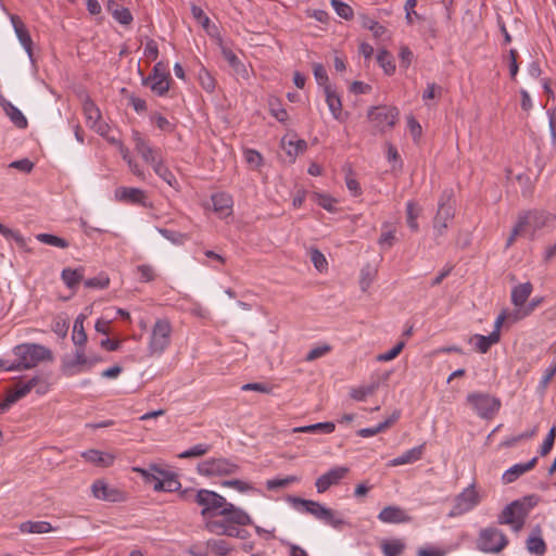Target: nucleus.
Listing matches in <instances>:
<instances>
[{
    "label": "nucleus",
    "mask_w": 556,
    "mask_h": 556,
    "mask_svg": "<svg viewBox=\"0 0 556 556\" xmlns=\"http://www.w3.org/2000/svg\"><path fill=\"white\" fill-rule=\"evenodd\" d=\"M205 528L217 535H227L233 538L235 528L232 523L224 520H208Z\"/></svg>",
    "instance_id": "obj_29"
},
{
    "label": "nucleus",
    "mask_w": 556,
    "mask_h": 556,
    "mask_svg": "<svg viewBox=\"0 0 556 556\" xmlns=\"http://www.w3.org/2000/svg\"><path fill=\"white\" fill-rule=\"evenodd\" d=\"M211 446L208 444H197L189 450L179 454L180 458H193L205 455L210 451Z\"/></svg>",
    "instance_id": "obj_51"
},
{
    "label": "nucleus",
    "mask_w": 556,
    "mask_h": 556,
    "mask_svg": "<svg viewBox=\"0 0 556 556\" xmlns=\"http://www.w3.org/2000/svg\"><path fill=\"white\" fill-rule=\"evenodd\" d=\"M528 226H531L530 225V216L527 215V213H525L523 215H520L518 217V220H517L516 225L514 226V228L506 241L505 248L508 249L509 247H511L514 244L516 238L526 232V229Z\"/></svg>",
    "instance_id": "obj_33"
},
{
    "label": "nucleus",
    "mask_w": 556,
    "mask_h": 556,
    "mask_svg": "<svg viewBox=\"0 0 556 556\" xmlns=\"http://www.w3.org/2000/svg\"><path fill=\"white\" fill-rule=\"evenodd\" d=\"M336 429V425L331 421L317 422L308 426L296 427L293 429V432H302V433H332Z\"/></svg>",
    "instance_id": "obj_31"
},
{
    "label": "nucleus",
    "mask_w": 556,
    "mask_h": 556,
    "mask_svg": "<svg viewBox=\"0 0 556 556\" xmlns=\"http://www.w3.org/2000/svg\"><path fill=\"white\" fill-rule=\"evenodd\" d=\"M115 195L119 201L128 202L131 204H144L146 193L138 188L121 187L116 189Z\"/></svg>",
    "instance_id": "obj_19"
},
{
    "label": "nucleus",
    "mask_w": 556,
    "mask_h": 556,
    "mask_svg": "<svg viewBox=\"0 0 556 556\" xmlns=\"http://www.w3.org/2000/svg\"><path fill=\"white\" fill-rule=\"evenodd\" d=\"M421 212V208L417 203L409 201L406 204V215H407V225L413 231H418L419 226L417 223V218Z\"/></svg>",
    "instance_id": "obj_41"
},
{
    "label": "nucleus",
    "mask_w": 556,
    "mask_h": 556,
    "mask_svg": "<svg viewBox=\"0 0 556 556\" xmlns=\"http://www.w3.org/2000/svg\"><path fill=\"white\" fill-rule=\"evenodd\" d=\"M84 319L85 316L79 315L74 321L72 340L77 346H84L87 342V334L84 330Z\"/></svg>",
    "instance_id": "obj_35"
},
{
    "label": "nucleus",
    "mask_w": 556,
    "mask_h": 556,
    "mask_svg": "<svg viewBox=\"0 0 556 556\" xmlns=\"http://www.w3.org/2000/svg\"><path fill=\"white\" fill-rule=\"evenodd\" d=\"M404 346H405V342L399 341L391 350H389L386 353L379 354L377 356V359L380 362L392 361L400 355V353L403 351Z\"/></svg>",
    "instance_id": "obj_59"
},
{
    "label": "nucleus",
    "mask_w": 556,
    "mask_h": 556,
    "mask_svg": "<svg viewBox=\"0 0 556 556\" xmlns=\"http://www.w3.org/2000/svg\"><path fill=\"white\" fill-rule=\"evenodd\" d=\"M330 3L332 5V8L334 9L336 13L340 17H342L346 21H350L353 18L354 11L348 3H345L341 0H330Z\"/></svg>",
    "instance_id": "obj_44"
},
{
    "label": "nucleus",
    "mask_w": 556,
    "mask_h": 556,
    "mask_svg": "<svg viewBox=\"0 0 556 556\" xmlns=\"http://www.w3.org/2000/svg\"><path fill=\"white\" fill-rule=\"evenodd\" d=\"M281 147L283 150H286L288 156L290 157V161L293 162L300 153L306 151L307 142L303 139L287 140V137H283L281 139Z\"/></svg>",
    "instance_id": "obj_26"
},
{
    "label": "nucleus",
    "mask_w": 556,
    "mask_h": 556,
    "mask_svg": "<svg viewBox=\"0 0 556 556\" xmlns=\"http://www.w3.org/2000/svg\"><path fill=\"white\" fill-rule=\"evenodd\" d=\"M112 16L122 25H129L132 22V15L127 8L116 5Z\"/></svg>",
    "instance_id": "obj_53"
},
{
    "label": "nucleus",
    "mask_w": 556,
    "mask_h": 556,
    "mask_svg": "<svg viewBox=\"0 0 556 556\" xmlns=\"http://www.w3.org/2000/svg\"><path fill=\"white\" fill-rule=\"evenodd\" d=\"M325 91L326 102L330 112L332 113L336 119H341L342 115V102L334 89L332 87H327Z\"/></svg>",
    "instance_id": "obj_28"
},
{
    "label": "nucleus",
    "mask_w": 556,
    "mask_h": 556,
    "mask_svg": "<svg viewBox=\"0 0 556 556\" xmlns=\"http://www.w3.org/2000/svg\"><path fill=\"white\" fill-rule=\"evenodd\" d=\"M0 105L11 119V122L17 128L24 129L27 127L28 123L26 117L15 105H13L10 101L5 100L3 97L0 100Z\"/></svg>",
    "instance_id": "obj_20"
},
{
    "label": "nucleus",
    "mask_w": 556,
    "mask_h": 556,
    "mask_svg": "<svg viewBox=\"0 0 556 556\" xmlns=\"http://www.w3.org/2000/svg\"><path fill=\"white\" fill-rule=\"evenodd\" d=\"M540 502V496L529 494L519 500H515L504 507L497 516L498 525H509L515 532H519L526 523L531 509Z\"/></svg>",
    "instance_id": "obj_1"
},
{
    "label": "nucleus",
    "mask_w": 556,
    "mask_h": 556,
    "mask_svg": "<svg viewBox=\"0 0 556 556\" xmlns=\"http://www.w3.org/2000/svg\"><path fill=\"white\" fill-rule=\"evenodd\" d=\"M207 547L220 556H225L230 552L229 544L225 540H208Z\"/></svg>",
    "instance_id": "obj_56"
},
{
    "label": "nucleus",
    "mask_w": 556,
    "mask_h": 556,
    "mask_svg": "<svg viewBox=\"0 0 556 556\" xmlns=\"http://www.w3.org/2000/svg\"><path fill=\"white\" fill-rule=\"evenodd\" d=\"M223 486L233 488L238 490L239 492H248L254 490V488L242 480L239 479H232V480H225L222 482Z\"/></svg>",
    "instance_id": "obj_63"
},
{
    "label": "nucleus",
    "mask_w": 556,
    "mask_h": 556,
    "mask_svg": "<svg viewBox=\"0 0 556 556\" xmlns=\"http://www.w3.org/2000/svg\"><path fill=\"white\" fill-rule=\"evenodd\" d=\"M518 52L515 49H510L508 52V66H509V76L513 80H516L518 71H519V64H518Z\"/></svg>",
    "instance_id": "obj_61"
},
{
    "label": "nucleus",
    "mask_w": 556,
    "mask_h": 556,
    "mask_svg": "<svg viewBox=\"0 0 556 556\" xmlns=\"http://www.w3.org/2000/svg\"><path fill=\"white\" fill-rule=\"evenodd\" d=\"M508 543V538L502 530L495 527H486L479 531L476 547L483 553L497 554L502 552Z\"/></svg>",
    "instance_id": "obj_5"
},
{
    "label": "nucleus",
    "mask_w": 556,
    "mask_h": 556,
    "mask_svg": "<svg viewBox=\"0 0 556 556\" xmlns=\"http://www.w3.org/2000/svg\"><path fill=\"white\" fill-rule=\"evenodd\" d=\"M172 326L167 319H157L152 328L149 351L151 355H160L169 345Z\"/></svg>",
    "instance_id": "obj_9"
},
{
    "label": "nucleus",
    "mask_w": 556,
    "mask_h": 556,
    "mask_svg": "<svg viewBox=\"0 0 556 556\" xmlns=\"http://www.w3.org/2000/svg\"><path fill=\"white\" fill-rule=\"evenodd\" d=\"M21 399L22 397L14 388L10 389L7 392L5 397L0 402V413L7 412L13 404H15Z\"/></svg>",
    "instance_id": "obj_58"
},
{
    "label": "nucleus",
    "mask_w": 556,
    "mask_h": 556,
    "mask_svg": "<svg viewBox=\"0 0 556 556\" xmlns=\"http://www.w3.org/2000/svg\"><path fill=\"white\" fill-rule=\"evenodd\" d=\"M288 501L294 506L303 507V511L313 515L317 519L330 525L334 529H342L345 525V521L341 518H337L332 509L325 507L318 502L312 500H305L302 497L290 495Z\"/></svg>",
    "instance_id": "obj_3"
},
{
    "label": "nucleus",
    "mask_w": 556,
    "mask_h": 556,
    "mask_svg": "<svg viewBox=\"0 0 556 556\" xmlns=\"http://www.w3.org/2000/svg\"><path fill=\"white\" fill-rule=\"evenodd\" d=\"M83 457L90 464L100 467H110L114 462V456L98 450H88L83 453Z\"/></svg>",
    "instance_id": "obj_25"
},
{
    "label": "nucleus",
    "mask_w": 556,
    "mask_h": 556,
    "mask_svg": "<svg viewBox=\"0 0 556 556\" xmlns=\"http://www.w3.org/2000/svg\"><path fill=\"white\" fill-rule=\"evenodd\" d=\"M424 448H425V444L413 447V448L406 451L401 456L395 457L392 460H390L389 466L395 467V466H401V465H405V464H413V463L421 459L422 454H424Z\"/></svg>",
    "instance_id": "obj_22"
},
{
    "label": "nucleus",
    "mask_w": 556,
    "mask_h": 556,
    "mask_svg": "<svg viewBox=\"0 0 556 556\" xmlns=\"http://www.w3.org/2000/svg\"><path fill=\"white\" fill-rule=\"evenodd\" d=\"M479 494L476 491L475 485L471 484L455 497L454 506L448 513V517L460 516L471 510L475 506L479 504Z\"/></svg>",
    "instance_id": "obj_10"
},
{
    "label": "nucleus",
    "mask_w": 556,
    "mask_h": 556,
    "mask_svg": "<svg viewBox=\"0 0 556 556\" xmlns=\"http://www.w3.org/2000/svg\"><path fill=\"white\" fill-rule=\"evenodd\" d=\"M21 399L22 397L14 388L10 389L7 392L5 397L0 402V413L7 412L13 404H15Z\"/></svg>",
    "instance_id": "obj_57"
},
{
    "label": "nucleus",
    "mask_w": 556,
    "mask_h": 556,
    "mask_svg": "<svg viewBox=\"0 0 556 556\" xmlns=\"http://www.w3.org/2000/svg\"><path fill=\"white\" fill-rule=\"evenodd\" d=\"M84 285L91 289H106L110 285V278L105 273H100L96 277L86 279Z\"/></svg>",
    "instance_id": "obj_45"
},
{
    "label": "nucleus",
    "mask_w": 556,
    "mask_h": 556,
    "mask_svg": "<svg viewBox=\"0 0 556 556\" xmlns=\"http://www.w3.org/2000/svg\"><path fill=\"white\" fill-rule=\"evenodd\" d=\"M20 530L23 533H47L53 531L54 528L47 521H24L20 525Z\"/></svg>",
    "instance_id": "obj_32"
},
{
    "label": "nucleus",
    "mask_w": 556,
    "mask_h": 556,
    "mask_svg": "<svg viewBox=\"0 0 556 556\" xmlns=\"http://www.w3.org/2000/svg\"><path fill=\"white\" fill-rule=\"evenodd\" d=\"M438 211L433 218V228L437 236H443L448 227V222L455 215V201L453 199V190L445 189L440 195Z\"/></svg>",
    "instance_id": "obj_6"
},
{
    "label": "nucleus",
    "mask_w": 556,
    "mask_h": 556,
    "mask_svg": "<svg viewBox=\"0 0 556 556\" xmlns=\"http://www.w3.org/2000/svg\"><path fill=\"white\" fill-rule=\"evenodd\" d=\"M556 439V426H553L540 447V455L546 456L553 448Z\"/></svg>",
    "instance_id": "obj_54"
},
{
    "label": "nucleus",
    "mask_w": 556,
    "mask_h": 556,
    "mask_svg": "<svg viewBox=\"0 0 556 556\" xmlns=\"http://www.w3.org/2000/svg\"><path fill=\"white\" fill-rule=\"evenodd\" d=\"M36 239L45 244L58 247L61 249H66L70 247V242L66 239L52 233H39L36 236Z\"/></svg>",
    "instance_id": "obj_42"
},
{
    "label": "nucleus",
    "mask_w": 556,
    "mask_h": 556,
    "mask_svg": "<svg viewBox=\"0 0 556 556\" xmlns=\"http://www.w3.org/2000/svg\"><path fill=\"white\" fill-rule=\"evenodd\" d=\"M150 118L156 125V127L163 131L173 132L175 130V124L170 123L160 113L151 114Z\"/></svg>",
    "instance_id": "obj_49"
},
{
    "label": "nucleus",
    "mask_w": 556,
    "mask_h": 556,
    "mask_svg": "<svg viewBox=\"0 0 556 556\" xmlns=\"http://www.w3.org/2000/svg\"><path fill=\"white\" fill-rule=\"evenodd\" d=\"M313 73L317 84L321 86L324 90H326L327 87H331L327 71L321 63H315L313 65Z\"/></svg>",
    "instance_id": "obj_47"
},
{
    "label": "nucleus",
    "mask_w": 556,
    "mask_h": 556,
    "mask_svg": "<svg viewBox=\"0 0 556 556\" xmlns=\"http://www.w3.org/2000/svg\"><path fill=\"white\" fill-rule=\"evenodd\" d=\"M269 112L270 114L280 123H285L289 115L286 109L281 106V101L279 98L270 97L268 100Z\"/></svg>",
    "instance_id": "obj_38"
},
{
    "label": "nucleus",
    "mask_w": 556,
    "mask_h": 556,
    "mask_svg": "<svg viewBox=\"0 0 556 556\" xmlns=\"http://www.w3.org/2000/svg\"><path fill=\"white\" fill-rule=\"evenodd\" d=\"M153 169L155 174L169 186L174 187V185L177 184L175 175L163 164V160L157 162V165H155Z\"/></svg>",
    "instance_id": "obj_46"
},
{
    "label": "nucleus",
    "mask_w": 556,
    "mask_h": 556,
    "mask_svg": "<svg viewBox=\"0 0 556 556\" xmlns=\"http://www.w3.org/2000/svg\"><path fill=\"white\" fill-rule=\"evenodd\" d=\"M349 468L346 467H334L321 475L315 482L318 493L326 492L331 485L338 484L341 479L345 477Z\"/></svg>",
    "instance_id": "obj_14"
},
{
    "label": "nucleus",
    "mask_w": 556,
    "mask_h": 556,
    "mask_svg": "<svg viewBox=\"0 0 556 556\" xmlns=\"http://www.w3.org/2000/svg\"><path fill=\"white\" fill-rule=\"evenodd\" d=\"M311 261L319 271H323L328 265L325 255L318 249L311 250Z\"/></svg>",
    "instance_id": "obj_60"
},
{
    "label": "nucleus",
    "mask_w": 556,
    "mask_h": 556,
    "mask_svg": "<svg viewBox=\"0 0 556 556\" xmlns=\"http://www.w3.org/2000/svg\"><path fill=\"white\" fill-rule=\"evenodd\" d=\"M194 502L202 506L201 516L203 518L219 516L218 511L224 509L227 503L224 496L206 489H201L195 492Z\"/></svg>",
    "instance_id": "obj_7"
},
{
    "label": "nucleus",
    "mask_w": 556,
    "mask_h": 556,
    "mask_svg": "<svg viewBox=\"0 0 556 556\" xmlns=\"http://www.w3.org/2000/svg\"><path fill=\"white\" fill-rule=\"evenodd\" d=\"M240 467L227 458H210L201 462L197 470L204 477L229 476L237 473Z\"/></svg>",
    "instance_id": "obj_8"
},
{
    "label": "nucleus",
    "mask_w": 556,
    "mask_h": 556,
    "mask_svg": "<svg viewBox=\"0 0 556 556\" xmlns=\"http://www.w3.org/2000/svg\"><path fill=\"white\" fill-rule=\"evenodd\" d=\"M298 481H299V478L296 476H288L283 479H270V480H267L266 488H267V490L273 491V490L280 489V488H286L289 484H291L293 482H298Z\"/></svg>",
    "instance_id": "obj_52"
},
{
    "label": "nucleus",
    "mask_w": 556,
    "mask_h": 556,
    "mask_svg": "<svg viewBox=\"0 0 556 556\" xmlns=\"http://www.w3.org/2000/svg\"><path fill=\"white\" fill-rule=\"evenodd\" d=\"M500 332L493 330L489 336L475 334L469 339V342L475 341L477 351L484 354L491 349L492 344L500 341Z\"/></svg>",
    "instance_id": "obj_21"
},
{
    "label": "nucleus",
    "mask_w": 556,
    "mask_h": 556,
    "mask_svg": "<svg viewBox=\"0 0 556 556\" xmlns=\"http://www.w3.org/2000/svg\"><path fill=\"white\" fill-rule=\"evenodd\" d=\"M157 231L174 244H182L187 240V235L178 231L169 230L166 228H156Z\"/></svg>",
    "instance_id": "obj_50"
},
{
    "label": "nucleus",
    "mask_w": 556,
    "mask_h": 556,
    "mask_svg": "<svg viewBox=\"0 0 556 556\" xmlns=\"http://www.w3.org/2000/svg\"><path fill=\"white\" fill-rule=\"evenodd\" d=\"M527 215L530 216V225L533 228L532 238L534 237V232L538 229H541L544 226H546L549 218L552 217V215H549V214H546L544 212H536V211L528 212Z\"/></svg>",
    "instance_id": "obj_40"
},
{
    "label": "nucleus",
    "mask_w": 556,
    "mask_h": 556,
    "mask_svg": "<svg viewBox=\"0 0 556 556\" xmlns=\"http://www.w3.org/2000/svg\"><path fill=\"white\" fill-rule=\"evenodd\" d=\"M378 519L386 523H403L410 521V517L397 506H387L378 515Z\"/></svg>",
    "instance_id": "obj_18"
},
{
    "label": "nucleus",
    "mask_w": 556,
    "mask_h": 556,
    "mask_svg": "<svg viewBox=\"0 0 556 556\" xmlns=\"http://www.w3.org/2000/svg\"><path fill=\"white\" fill-rule=\"evenodd\" d=\"M170 84V75L168 72H162L160 79L152 80L150 85H148L151 90L157 96H164L168 89Z\"/></svg>",
    "instance_id": "obj_37"
},
{
    "label": "nucleus",
    "mask_w": 556,
    "mask_h": 556,
    "mask_svg": "<svg viewBox=\"0 0 556 556\" xmlns=\"http://www.w3.org/2000/svg\"><path fill=\"white\" fill-rule=\"evenodd\" d=\"M244 155L247 163L254 168L260 167L263 163V156L256 150L248 149L245 150Z\"/></svg>",
    "instance_id": "obj_64"
},
{
    "label": "nucleus",
    "mask_w": 556,
    "mask_h": 556,
    "mask_svg": "<svg viewBox=\"0 0 556 556\" xmlns=\"http://www.w3.org/2000/svg\"><path fill=\"white\" fill-rule=\"evenodd\" d=\"M314 197L316 198L317 204L325 208L328 212L334 211V203L336 200L328 195V194H321V193H314Z\"/></svg>",
    "instance_id": "obj_62"
},
{
    "label": "nucleus",
    "mask_w": 556,
    "mask_h": 556,
    "mask_svg": "<svg viewBox=\"0 0 556 556\" xmlns=\"http://www.w3.org/2000/svg\"><path fill=\"white\" fill-rule=\"evenodd\" d=\"M538 464V457L531 458L529 462L525 464H516L508 468L502 476V481L505 484H509L515 482L519 477L523 473L532 470Z\"/></svg>",
    "instance_id": "obj_16"
},
{
    "label": "nucleus",
    "mask_w": 556,
    "mask_h": 556,
    "mask_svg": "<svg viewBox=\"0 0 556 556\" xmlns=\"http://www.w3.org/2000/svg\"><path fill=\"white\" fill-rule=\"evenodd\" d=\"M219 516H224L226 521L233 526H249L252 525V519L248 513L231 503H226L224 509L218 511Z\"/></svg>",
    "instance_id": "obj_13"
},
{
    "label": "nucleus",
    "mask_w": 556,
    "mask_h": 556,
    "mask_svg": "<svg viewBox=\"0 0 556 556\" xmlns=\"http://www.w3.org/2000/svg\"><path fill=\"white\" fill-rule=\"evenodd\" d=\"M91 491L94 497L108 502H123L125 494L116 488H110L104 481L96 480L92 483Z\"/></svg>",
    "instance_id": "obj_12"
},
{
    "label": "nucleus",
    "mask_w": 556,
    "mask_h": 556,
    "mask_svg": "<svg viewBox=\"0 0 556 556\" xmlns=\"http://www.w3.org/2000/svg\"><path fill=\"white\" fill-rule=\"evenodd\" d=\"M199 81L201 87L207 92H213L215 89V79L211 73L205 68L201 67L199 71Z\"/></svg>",
    "instance_id": "obj_48"
},
{
    "label": "nucleus",
    "mask_w": 556,
    "mask_h": 556,
    "mask_svg": "<svg viewBox=\"0 0 556 556\" xmlns=\"http://www.w3.org/2000/svg\"><path fill=\"white\" fill-rule=\"evenodd\" d=\"M399 110L395 106L378 105L372 106L368 111V118L371 122H376L377 126H389L393 127L399 118Z\"/></svg>",
    "instance_id": "obj_11"
},
{
    "label": "nucleus",
    "mask_w": 556,
    "mask_h": 556,
    "mask_svg": "<svg viewBox=\"0 0 556 556\" xmlns=\"http://www.w3.org/2000/svg\"><path fill=\"white\" fill-rule=\"evenodd\" d=\"M10 20L12 22L14 31H15L21 45L24 47L29 59L33 61V40H31L30 34H29L27 27L25 26V24L22 22V20L17 15H11Z\"/></svg>",
    "instance_id": "obj_15"
},
{
    "label": "nucleus",
    "mask_w": 556,
    "mask_h": 556,
    "mask_svg": "<svg viewBox=\"0 0 556 556\" xmlns=\"http://www.w3.org/2000/svg\"><path fill=\"white\" fill-rule=\"evenodd\" d=\"M416 20L420 23L421 34L427 35L433 39L438 37L439 30L434 18L416 14Z\"/></svg>",
    "instance_id": "obj_34"
},
{
    "label": "nucleus",
    "mask_w": 556,
    "mask_h": 556,
    "mask_svg": "<svg viewBox=\"0 0 556 556\" xmlns=\"http://www.w3.org/2000/svg\"><path fill=\"white\" fill-rule=\"evenodd\" d=\"M466 402L480 418L486 420L493 419L502 407V402L498 397L484 392L468 393Z\"/></svg>",
    "instance_id": "obj_4"
},
{
    "label": "nucleus",
    "mask_w": 556,
    "mask_h": 556,
    "mask_svg": "<svg viewBox=\"0 0 556 556\" xmlns=\"http://www.w3.org/2000/svg\"><path fill=\"white\" fill-rule=\"evenodd\" d=\"M84 267H77V268H71L66 267L63 268L61 271V279L66 285L67 288L74 290L78 287L80 281L84 279Z\"/></svg>",
    "instance_id": "obj_23"
},
{
    "label": "nucleus",
    "mask_w": 556,
    "mask_h": 556,
    "mask_svg": "<svg viewBox=\"0 0 556 556\" xmlns=\"http://www.w3.org/2000/svg\"><path fill=\"white\" fill-rule=\"evenodd\" d=\"M384 556H400L405 549V544L401 540L384 541L381 544Z\"/></svg>",
    "instance_id": "obj_39"
},
{
    "label": "nucleus",
    "mask_w": 556,
    "mask_h": 556,
    "mask_svg": "<svg viewBox=\"0 0 556 556\" xmlns=\"http://www.w3.org/2000/svg\"><path fill=\"white\" fill-rule=\"evenodd\" d=\"M377 275V269L370 264L365 265L361 270L359 286L362 291H367Z\"/></svg>",
    "instance_id": "obj_43"
},
{
    "label": "nucleus",
    "mask_w": 556,
    "mask_h": 556,
    "mask_svg": "<svg viewBox=\"0 0 556 556\" xmlns=\"http://www.w3.org/2000/svg\"><path fill=\"white\" fill-rule=\"evenodd\" d=\"M16 361L11 363L9 370H26L36 367L42 361H52L50 349L37 343H23L13 348Z\"/></svg>",
    "instance_id": "obj_2"
},
{
    "label": "nucleus",
    "mask_w": 556,
    "mask_h": 556,
    "mask_svg": "<svg viewBox=\"0 0 556 556\" xmlns=\"http://www.w3.org/2000/svg\"><path fill=\"white\" fill-rule=\"evenodd\" d=\"M531 282H525L516 286L511 291V302L515 306H522L532 292Z\"/></svg>",
    "instance_id": "obj_30"
},
{
    "label": "nucleus",
    "mask_w": 556,
    "mask_h": 556,
    "mask_svg": "<svg viewBox=\"0 0 556 556\" xmlns=\"http://www.w3.org/2000/svg\"><path fill=\"white\" fill-rule=\"evenodd\" d=\"M535 433H536V427H534L533 429H531L529 431L522 432L518 435L510 437V438L506 439L505 441H503L501 443V446L502 447H511L521 440H527V439L534 437Z\"/></svg>",
    "instance_id": "obj_55"
},
{
    "label": "nucleus",
    "mask_w": 556,
    "mask_h": 556,
    "mask_svg": "<svg viewBox=\"0 0 556 556\" xmlns=\"http://www.w3.org/2000/svg\"><path fill=\"white\" fill-rule=\"evenodd\" d=\"M213 210L220 216H226L232 207V198L225 192L215 193L211 197Z\"/></svg>",
    "instance_id": "obj_24"
},
{
    "label": "nucleus",
    "mask_w": 556,
    "mask_h": 556,
    "mask_svg": "<svg viewBox=\"0 0 556 556\" xmlns=\"http://www.w3.org/2000/svg\"><path fill=\"white\" fill-rule=\"evenodd\" d=\"M526 547L529 553L543 556L546 553V543L542 538V529L538 525L532 529L531 534L526 541Z\"/></svg>",
    "instance_id": "obj_17"
},
{
    "label": "nucleus",
    "mask_w": 556,
    "mask_h": 556,
    "mask_svg": "<svg viewBox=\"0 0 556 556\" xmlns=\"http://www.w3.org/2000/svg\"><path fill=\"white\" fill-rule=\"evenodd\" d=\"M222 53L224 59L228 62L229 66L233 70V72L240 77H247L248 71L244 64L239 60L236 53L229 48L223 47Z\"/></svg>",
    "instance_id": "obj_27"
},
{
    "label": "nucleus",
    "mask_w": 556,
    "mask_h": 556,
    "mask_svg": "<svg viewBox=\"0 0 556 556\" xmlns=\"http://www.w3.org/2000/svg\"><path fill=\"white\" fill-rule=\"evenodd\" d=\"M377 62L383 68V72L387 75H393L395 72V63L392 54L386 50L381 49L377 54Z\"/></svg>",
    "instance_id": "obj_36"
}]
</instances>
